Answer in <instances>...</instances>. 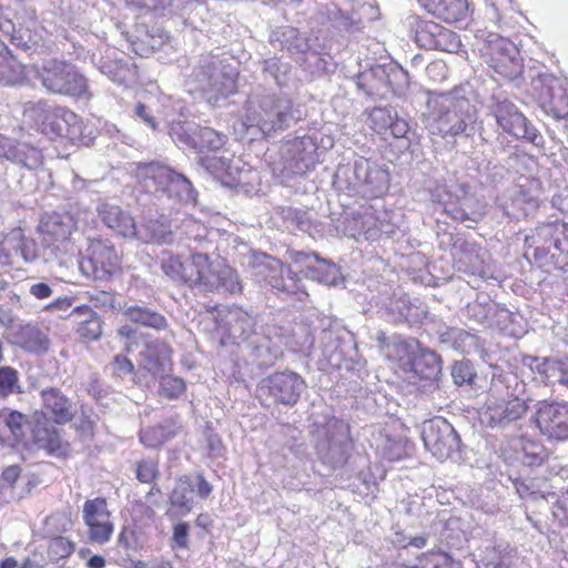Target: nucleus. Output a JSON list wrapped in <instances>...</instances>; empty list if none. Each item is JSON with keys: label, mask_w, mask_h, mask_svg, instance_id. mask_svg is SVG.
Here are the masks:
<instances>
[{"label": "nucleus", "mask_w": 568, "mask_h": 568, "mask_svg": "<svg viewBox=\"0 0 568 568\" xmlns=\"http://www.w3.org/2000/svg\"><path fill=\"white\" fill-rule=\"evenodd\" d=\"M29 429L28 417L10 408L0 410V443L9 447L22 444Z\"/></svg>", "instance_id": "nucleus-32"}, {"label": "nucleus", "mask_w": 568, "mask_h": 568, "mask_svg": "<svg viewBox=\"0 0 568 568\" xmlns=\"http://www.w3.org/2000/svg\"><path fill=\"white\" fill-rule=\"evenodd\" d=\"M44 414L55 424L64 425L74 417L72 400L58 388H47L41 392Z\"/></svg>", "instance_id": "nucleus-34"}, {"label": "nucleus", "mask_w": 568, "mask_h": 568, "mask_svg": "<svg viewBox=\"0 0 568 568\" xmlns=\"http://www.w3.org/2000/svg\"><path fill=\"white\" fill-rule=\"evenodd\" d=\"M123 315L130 323L154 329L156 332H164L169 328L166 317L145 304L133 303L128 305L124 308Z\"/></svg>", "instance_id": "nucleus-38"}, {"label": "nucleus", "mask_w": 568, "mask_h": 568, "mask_svg": "<svg viewBox=\"0 0 568 568\" xmlns=\"http://www.w3.org/2000/svg\"><path fill=\"white\" fill-rule=\"evenodd\" d=\"M337 191L362 197H379L388 190L389 173L385 166L359 158L338 165L333 178Z\"/></svg>", "instance_id": "nucleus-10"}, {"label": "nucleus", "mask_w": 568, "mask_h": 568, "mask_svg": "<svg viewBox=\"0 0 568 568\" xmlns=\"http://www.w3.org/2000/svg\"><path fill=\"white\" fill-rule=\"evenodd\" d=\"M544 111L557 120H565L568 125V94L561 87L548 88V97L541 102Z\"/></svg>", "instance_id": "nucleus-53"}, {"label": "nucleus", "mask_w": 568, "mask_h": 568, "mask_svg": "<svg viewBox=\"0 0 568 568\" xmlns=\"http://www.w3.org/2000/svg\"><path fill=\"white\" fill-rule=\"evenodd\" d=\"M227 136L212 128L199 126L193 150L197 153L220 151L226 143Z\"/></svg>", "instance_id": "nucleus-54"}, {"label": "nucleus", "mask_w": 568, "mask_h": 568, "mask_svg": "<svg viewBox=\"0 0 568 568\" xmlns=\"http://www.w3.org/2000/svg\"><path fill=\"white\" fill-rule=\"evenodd\" d=\"M0 32L11 44L29 55L49 49L48 32L40 24L37 10L32 6H0Z\"/></svg>", "instance_id": "nucleus-7"}, {"label": "nucleus", "mask_w": 568, "mask_h": 568, "mask_svg": "<svg viewBox=\"0 0 568 568\" xmlns=\"http://www.w3.org/2000/svg\"><path fill=\"white\" fill-rule=\"evenodd\" d=\"M528 403L529 399L521 398L517 394H507L504 398L490 396L480 412V422L493 429L516 426L527 414Z\"/></svg>", "instance_id": "nucleus-22"}, {"label": "nucleus", "mask_w": 568, "mask_h": 568, "mask_svg": "<svg viewBox=\"0 0 568 568\" xmlns=\"http://www.w3.org/2000/svg\"><path fill=\"white\" fill-rule=\"evenodd\" d=\"M438 344L443 349L460 354H477L483 351V342L475 333L459 327H445L438 332Z\"/></svg>", "instance_id": "nucleus-30"}, {"label": "nucleus", "mask_w": 568, "mask_h": 568, "mask_svg": "<svg viewBox=\"0 0 568 568\" xmlns=\"http://www.w3.org/2000/svg\"><path fill=\"white\" fill-rule=\"evenodd\" d=\"M199 126L200 124L193 121H173L170 124L169 134L175 144L193 149Z\"/></svg>", "instance_id": "nucleus-56"}, {"label": "nucleus", "mask_w": 568, "mask_h": 568, "mask_svg": "<svg viewBox=\"0 0 568 568\" xmlns=\"http://www.w3.org/2000/svg\"><path fill=\"white\" fill-rule=\"evenodd\" d=\"M517 551L508 542L487 547L483 552L481 568H516Z\"/></svg>", "instance_id": "nucleus-46"}, {"label": "nucleus", "mask_w": 568, "mask_h": 568, "mask_svg": "<svg viewBox=\"0 0 568 568\" xmlns=\"http://www.w3.org/2000/svg\"><path fill=\"white\" fill-rule=\"evenodd\" d=\"M430 197L447 216L468 229H474L486 215V204L467 183H438L430 190Z\"/></svg>", "instance_id": "nucleus-12"}, {"label": "nucleus", "mask_w": 568, "mask_h": 568, "mask_svg": "<svg viewBox=\"0 0 568 568\" xmlns=\"http://www.w3.org/2000/svg\"><path fill=\"white\" fill-rule=\"evenodd\" d=\"M355 83L368 97H385L388 93L387 64H376L358 73Z\"/></svg>", "instance_id": "nucleus-41"}, {"label": "nucleus", "mask_w": 568, "mask_h": 568, "mask_svg": "<svg viewBox=\"0 0 568 568\" xmlns=\"http://www.w3.org/2000/svg\"><path fill=\"white\" fill-rule=\"evenodd\" d=\"M407 365L409 371L420 379L436 381L442 374L440 356L428 348L417 344V351L409 356Z\"/></svg>", "instance_id": "nucleus-35"}, {"label": "nucleus", "mask_w": 568, "mask_h": 568, "mask_svg": "<svg viewBox=\"0 0 568 568\" xmlns=\"http://www.w3.org/2000/svg\"><path fill=\"white\" fill-rule=\"evenodd\" d=\"M306 388L304 378L293 371L275 372L256 386V398L264 407H293Z\"/></svg>", "instance_id": "nucleus-16"}, {"label": "nucleus", "mask_w": 568, "mask_h": 568, "mask_svg": "<svg viewBox=\"0 0 568 568\" xmlns=\"http://www.w3.org/2000/svg\"><path fill=\"white\" fill-rule=\"evenodd\" d=\"M531 422L540 435L549 442L564 443L568 440V402L539 400L535 404Z\"/></svg>", "instance_id": "nucleus-23"}, {"label": "nucleus", "mask_w": 568, "mask_h": 568, "mask_svg": "<svg viewBox=\"0 0 568 568\" xmlns=\"http://www.w3.org/2000/svg\"><path fill=\"white\" fill-rule=\"evenodd\" d=\"M187 285L199 293L241 294L242 281L235 268L212 260L207 252H193L187 258Z\"/></svg>", "instance_id": "nucleus-8"}, {"label": "nucleus", "mask_w": 568, "mask_h": 568, "mask_svg": "<svg viewBox=\"0 0 568 568\" xmlns=\"http://www.w3.org/2000/svg\"><path fill=\"white\" fill-rule=\"evenodd\" d=\"M475 39L481 59L497 74L508 80L521 74L523 61L513 41L487 30H477Z\"/></svg>", "instance_id": "nucleus-13"}, {"label": "nucleus", "mask_w": 568, "mask_h": 568, "mask_svg": "<svg viewBox=\"0 0 568 568\" xmlns=\"http://www.w3.org/2000/svg\"><path fill=\"white\" fill-rule=\"evenodd\" d=\"M131 237L143 243L171 244L174 241L170 225L152 219L146 220L141 226H136V232Z\"/></svg>", "instance_id": "nucleus-47"}, {"label": "nucleus", "mask_w": 568, "mask_h": 568, "mask_svg": "<svg viewBox=\"0 0 568 568\" xmlns=\"http://www.w3.org/2000/svg\"><path fill=\"white\" fill-rule=\"evenodd\" d=\"M306 277L325 285H336L342 275L339 267L334 262L318 255L313 266L306 271Z\"/></svg>", "instance_id": "nucleus-52"}, {"label": "nucleus", "mask_w": 568, "mask_h": 568, "mask_svg": "<svg viewBox=\"0 0 568 568\" xmlns=\"http://www.w3.org/2000/svg\"><path fill=\"white\" fill-rule=\"evenodd\" d=\"M82 518L87 526L88 539L91 542L104 545L111 539L114 526L104 498L97 497L85 500Z\"/></svg>", "instance_id": "nucleus-25"}, {"label": "nucleus", "mask_w": 568, "mask_h": 568, "mask_svg": "<svg viewBox=\"0 0 568 568\" xmlns=\"http://www.w3.org/2000/svg\"><path fill=\"white\" fill-rule=\"evenodd\" d=\"M193 491L194 483L190 476L179 478L169 497L171 508L168 514L173 516L187 515L194 505Z\"/></svg>", "instance_id": "nucleus-45"}, {"label": "nucleus", "mask_w": 568, "mask_h": 568, "mask_svg": "<svg viewBox=\"0 0 568 568\" xmlns=\"http://www.w3.org/2000/svg\"><path fill=\"white\" fill-rule=\"evenodd\" d=\"M38 79L53 94L80 98L88 92V80L79 69L64 60L52 59L43 63Z\"/></svg>", "instance_id": "nucleus-19"}, {"label": "nucleus", "mask_w": 568, "mask_h": 568, "mask_svg": "<svg viewBox=\"0 0 568 568\" xmlns=\"http://www.w3.org/2000/svg\"><path fill=\"white\" fill-rule=\"evenodd\" d=\"M490 114L504 133L518 141L531 143L537 148H542L545 139L535 128L530 120L519 110V108L509 99L501 94H494L489 104Z\"/></svg>", "instance_id": "nucleus-17"}, {"label": "nucleus", "mask_w": 568, "mask_h": 568, "mask_svg": "<svg viewBox=\"0 0 568 568\" xmlns=\"http://www.w3.org/2000/svg\"><path fill=\"white\" fill-rule=\"evenodd\" d=\"M186 389L183 378L173 375H163L160 377L159 394L170 400L179 398Z\"/></svg>", "instance_id": "nucleus-63"}, {"label": "nucleus", "mask_w": 568, "mask_h": 568, "mask_svg": "<svg viewBox=\"0 0 568 568\" xmlns=\"http://www.w3.org/2000/svg\"><path fill=\"white\" fill-rule=\"evenodd\" d=\"M237 69L216 55H202L186 79L190 90L199 91L212 105L236 92Z\"/></svg>", "instance_id": "nucleus-9"}, {"label": "nucleus", "mask_w": 568, "mask_h": 568, "mask_svg": "<svg viewBox=\"0 0 568 568\" xmlns=\"http://www.w3.org/2000/svg\"><path fill=\"white\" fill-rule=\"evenodd\" d=\"M320 24L329 23L333 30L341 37L342 41L318 39L306 50L296 63L313 77H321L328 71V60L333 51H339L347 47L352 39L363 33L365 24L359 13L355 10L354 3L349 0H333L321 4L314 14Z\"/></svg>", "instance_id": "nucleus-2"}, {"label": "nucleus", "mask_w": 568, "mask_h": 568, "mask_svg": "<svg viewBox=\"0 0 568 568\" xmlns=\"http://www.w3.org/2000/svg\"><path fill=\"white\" fill-rule=\"evenodd\" d=\"M77 222L69 212H51L42 215L38 226L40 233L41 261L55 263L60 267L73 268L79 246L72 240Z\"/></svg>", "instance_id": "nucleus-5"}, {"label": "nucleus", "mask_w": 568, "mask_h": 568, "mask_svg": "<svg viewBox=\"0 0 568 568\" xmlns=\"http://www.w3.org/2000/svg\"><path fill=\"white\" fill-rule=\"evenodd\" d=\"M322 341L323 355L331 366L341 368L345 361L352 359L351 353L355 351L356 345L347 333L324 332Z\"/></svg>", "instance_id": "nucleus-33"}, {"label": "nucleus", "mask_w": 568, "mask_h": 568, "mask_svg": "<svg viewBox=\"0 0 568 568\" xmlns=\"http://www.w3.org/2000/svg\"><path fill=\"white\" fill-rule=\"evenodd\" d=\"M525 245L534 248V257H549L554 266L567 272L568 267V223L547 222L537 225L525 236Z\"/></svg>", "instance_id": "nucleus-14"}, {"label": "nucleus", "mask_w": 568, "mask_h": 568, "mask_svg": "<svg viewBox=\"0 0 568 568\" xmlns=\"http://www.w3.org/2000/svg\"><path fill=\"white\" fill-rule=\"evenodd\" d=\"M288 152L294 162V171L296 173H304L311 170L318 160L317 145L314 139L307 135L294 140Z\"/></svg>", "instance_id": "nucleus-44"}, {"label": "nucleus", "mask_w": 568, "mask_h": 568, "mask_svg": "<svg viewBox=\"0 0 568 568\" xmlns=\"http://www.w3.org/2000/svg\"><path fill=\"white\" fill-rule=\"evenodd\" d=\"M467 85L447 92H434L428 100L429 131L443 139L473 138L477 131L478 111L469 99Z\"/></svg>", "instance_id": "nucleus-3"}, {"label": "nucleus", "mask_w": 568, "mask_h": 568, "mask_svg": "<svg viewBox=\"0 0 568 568\" xmlns=\"http://www.w3.org/2000/svg\"><path fill=\"white\" fill-rule=\"evenodd\" d=\"M32 438L38 448L45 450L49 455L61 457L67 454V446L59 430L49 423L38 422L32 428Z\"/></svg>", "instance_id": "nucleus-43"}, {"label": "nucleus", "mask_w": 568, "mask_h": 568, "mask_svg": "<svg viewBox=\"0 0 568 568\" xmlns=\"http://www.w3.org/2000/svg\"><path fill=\"white\" fill-rule=\"evenodd\" d=\"M301 119L302 111L286 94L257 89L247 99L243 125L253 135L270 136L287 130Z\"/></svg>", "instance_id": "nucleus-4"}, {"label": "nucleus", "mask_w": 568, "mask_h": 568, "mask_svg": "<svg viewBox=\"0 0 568 568\" xmlns=\"http://www.w3.org/2000/svg\"><path fill=\"white\" fill-rule=\"evenodd\" d=\"M187 260L182 262L179 256L169 255L161 260V270L172 281L187 283Z\"/></svg>", "instance_id": "nucleus-62"}, {"label": "nucleus", "mask_w": 568, "mask_h": 568, "mask_svg": "<svg viewBox=\"0 0 568 568\" xmlns=\"http://www.w3.org/2000/svg\"><path fill=\"white\" fill-rule=\"evenodd\" d=\"M224 331L221 344L242 347L261 368L274 365L285 348L296 353L313 343L307 334L298 335L287 314L282 311L258 321L254 310L233 305L225 315Z\"/></svg>", "instance_id": "nucleus-1"}, {"label": "nucleus", "mask_w": 568, "mask_h": 568, "mask_svg": "<svg viewBox=\"0 0 568 568\" xmlns=\"http://www.w3.org/2000/svg\"><path fill=\"white\" fill-rule=\"evenodd\" d=\"M97 212L102 222L116 234L123 237L135 234L136 224L133 217L120 206L103 202L98 205Z\"/></svg>", "instance_id": "nucleus-36"}, {"label": "nucleus", "mask_w": 568, "mask_h": 568, "mask_svg": "<svg viewBox=\"0 0 568 568\" xmlns=\"http://www.w3.org/2000/svg\"><path fill=\"white\" fill-rule=\"evenodd\" d=\"M120 254L108 241H90L87 254L82 255L79 248L77 263L73 270H78L85 278L104 282L120 270Z\"/></svg>", "instance_id": "nucleus-20"}, {"label": "nucleus", "mask_w": 568, "mask_h": 568, "mask_svg": "<svg viewBox=\"0 0 568 568\" xmlns=\"http://www.w3.org/2000/svg\"><path fill=\"white\" fill-rule=\"evenodd\" d=\"M24 79V67L11 54L8 47L2 42L0 49V83L3 85H16Z\"/></svg>", "instance_id": "nucleus-51"}, {"label": "nucleus", "mask_w": 568, "mask_h": 568, "mask_svg": "<svg viewBox=\"0 0 568 568\" xmlns=\"http://www.w3.org/2000/svg\"><path fill=\"white\" fill-rule=\"evenodd\" d=\"M20 392L18 372L10 366L0 367V398H6Z\"/></svg>", "instance_id": "nucleus-64"}, {"label": "nucleus", "mask_w": 568, "mask_h": 568, "mask_svg": "<svg viewBox=\"0 0 568 568\" xmlns=\"http://www.w3.org/2000/svg\"><path fill=\"white\" fill-rule=\"evenodd\" d=\"M10 161L20 163L28 169H36L42 162L40 150L27 143H17L10 153Z\"/></svg>", "instance_id": "nucleus-59"}, {"label": "nucleus", "mask_w": 568, "mask_h": 568, "mask_svg": "<svg viewBox=\"0 0 568 568\" xmlns=\"http://www.w3.org/2000/svg\"><path fill=\"white\" fill-rule=\"evenodd\" d=\"M130 173L148 193L166 196L181 204H196L197 192L191 181L161 162H133Z\"/></svg>", "instance_id": "nucleus-6"}, {"label": "nucleus", "mask_w": 568, "mask_h": 568, "mask_svg": "<svg viewBox=\"0 0 568 568\" xmlns=\"http://www.w3.org/2000/svg\"><path fill=\"white\" fill-rule=\"evenodd\" d=\"M256 277L281 300L294 297L303 302L308 294L296 271H293L282 261L264 255L256 263Z\"/></svg>", "instance_id": "nucleus-18"}, {"label": "nucleus", "mask_w": 568, "mask_h": 568, "mask_svg": "<svg viewBox=\"0 0 568 568\" xmlns=\"http://www.w3.org/2000/svg\"><path fill=\"white\" fill-rule=\"evenodd\" d=\"M415 38L418 45L426 50L455 52L460 47L459 37L455 32L433 21L419 23Z\"/></svg>", "instance_id": "nucleus-28"}, {"label": "nucleus", "mask_w": 568, "mask_h": 568, "mask_svg": "<svg viewBox=\"0 0 568 568\" xmlns=\"http://www.w3.org/2000/svg\"><path fill=\"white\" fill-rule=\"evenodd\" d=\"M525 183L513 185L498 199V207L513 220L527 217L537 211L540 196V181L525 180Z\"/></svg>", "instance_id": "nucleus-24"}, {"label": "nucleus", "mask_w": 568, "mask_h": 568, "mask_svg": "<svg viewBox=\"0 0 568 568\" xmlns=\"http://www.w3.org/2000/svg\"><path fill=\"white\" fill-rule=\"evenodd\" d=\"M409 89V75L398 64H387V90L396 97H403Z\"/></svg>", "instance_id": "nucleus-58"}, {"label": "nucleus", "mask_w": 568, "mask_h": 568, "mask_svg": "<svg viewBox=\"0 0 568 568\" xmlns=\"http://www.w3.org/2000/svg\"><path fill=\"white\" fill-rule=\"evenodd\" d=\"M418 3L447 23L466 22L471 16L468 0H418Z\"/></svg>", "instance_id": "nucleus-31"}, {"label": "nucleus", "mask_w": 568, "mask_h": 568, "mask_svg": "<svg viewBox=\"0 0 568 568\" xmlns=\"http://www.w3.org/2000/svg\"><path fill=\"white\" fill-rule=\"evenodd\" d=\"M71 314L79 320L78 334L88 341H97L102 335V321L88 305L72 308Z\"/></svg>", "instance_id": "nucleus-48"}, {"label": "nucleus", "mask_w": 568, "mask_h": 568, "mask_svg": "<svg viewBox=\"0 0 568 568\" xmlns=\"http://www.w3.org/2000/svg\"><path fill=\"white\" fill-rule=\"evenodd\" d=\"M452 255L456 261L458 271L469 275L485 278L488 271L485 265V252L473 242H468L460 236L450 235Z\"/></svg>", "instance_id": "nucleus-27"}, {"label": "nucleus", "mask_w": 568, "mask_h": 568, "mask_svg": "<svg viewBox=\"0 0 568 568\" xmlns=\"http://www.w3.org/2000/svg\"><path fill=\"white\" fill-rule=\"evenodd\" d=\"M422 439L427 450L438 460L462 458L463 444L459 434L443 417H435L423 424Z\"/></svg>", "instance_id": "nucleus-21"}, {"label": "nucleus", "mask_w": 568, "mask_h": 568, "mask_svg": "<svg viewBox=\"0 0 568 568\" xmlns=\"http://www.w3.org/2000/svg\"><path fill=\"white\" fill-rule=\"evenodd\" d=\"M465 316L479 325L491 326L495 316L507 320L510 313L505 306L486 297L483 301L477 298L476 301L469 302L465 307Z\"/></svg>", "instance_id": "nucleus-40"}, {"label": "nucleus", "mask_w": 568, "mask_h": 568, "mask_svg": "<svg viewBox=\"0 0 568 568\" xmlns=\"http://www.w3.org/2000/svg\"><path fill=\"white\" fill-rule=\"evenodd\" d=\"M517 458L526 466L538 467L547 460L548 452L540 442L520 437L517 443Z\"/></svg>", "instance_id": "nucleus-50"}, {"label": "nucleus", "mask_w": 568, "mask_h": 568, "mask_svg": "<svg viewBox=\"0 0 568 568\" xmlns=\"http://www.w3.org/2000/svg\"><path fill=\"white\" fill-rule=\"evenodd\" d=\"M315 448L322 463L332 469L348 465L354 448L349 425L343 419L329 418L317 427Z\"/></svg>", "instance_id": "nucleus-15"}, {"label": "nucleus", "mask_w": 568, "mask_h": 568, "mask_svg": "<svg viewBox=\"0 0 568 568\" xmlns=\"http://www.w3.org/2000/svg\"><path fill=\"white\" fill-rule=\"evenodd\" d=\"M181 429L178 418L171 417L164 419L161 424L142 428L139 433V439L146 448H159L164 443L174 438Z\"/></svg>", "instance_id": "nucleus-42"}, {"label": "nucleus", "mask_w": 568, "mask_h": 568, "mask_svg": "<svg viewBox=\"0 0 568 568\" xmlns=\"http://www.w3.org/2000/svg\"><path fill=\"white\" fill-rule=\"evenodd\" d=\"M397 111L390 106H376L369 112V121L375 132L382 134L385 133L394 118H396Z\"/></svg>", "instance_id": "nucleus-61"}, {"label": "nucleus", "mask_w": 568, "mask_h": 568, "mask_svg": "<svg viewBox=\"0 0 568 568\" xmlns=\"http://www.w3.org/2000/svg\"><path fill=\"white\" fill-rule=\"evenodd\" d=\"M320 38L318 34H306L294 27H281L271 33L270 43L297 60Z\"/></svg>", "instance_id": "nucleus-29"}, {"label": "nucleus", "mask_w": 568, "mask_h": 568, "mask_svg": "<svg viewBox=\"0 0 568 568\" xmlns=\"http://www.w3.org/2000/svg\"><path fill=\"white\" fill-rule=\"evenodd\" d=\"M141 357L145 368L153 375L164 372L166 363L171 359L172 348L161 338L145 341Z\"/></svg>", "instance_id": "nucleus-39"}, {"label": "nucleus", "mask_w": 568, "mask_h": 568, "mask_svg": "<svg viewBox=\"0 0 568 568\" xmlns=\"http://www.w3.org/2000/svg\"><path fill=\"white\" fill-rule=\"evenodd\" d=\"M388 314L395 323L413 324L419 320V308L414 306L406 297L390 302Z\"/></svg>", "instance_id": "nucleus-57"}, {"label": "nucleus", "mask_w": 568, "mask_h": 568, "mask_svg": "<svg viewBox=\"0 0 568 568\" xmlns=\"http://www.w3.org/2000/svg\"><path fill=\"white\" fill-rule=\"evenodd\" d=\"M41 261V250L34 240L26 237L21 229H14L0 242V264L12 266L20 261Z\"/></svg>", "instance_id": "nucleus-26"}, {"label": "nucleus", "mask_w": 568, "mask_h": 568, "mask_svg": "<svg viewBox=\"0 0 568 568\" xmlns=\"http://www.w3.org/2000/svg\"><path fill=\"white\" fill-rule=\"evenodd\" d=\"M262 74L272 80L278 88H285L292 80V64L283 58L273 55L260 61Z\"/></svg>", "instance_id": "nucleus-49"}, {"label": "nucleus", "mask_w": 568, "mask_h": 568, "mask_svg": "<svg viewBox=\"0 0 568 568\" xmlns=\"http://www.w3.org/2000/svg\"><path fill=\"white\" fill-rule=\"evenodd\" d=\"M344 232L356 240L363 237L366 241H375L379 236L381 229L374 214L365 209L346 219Z\"/></svg>", "instance_id": "nucleus-37"}, {"label": "nucleus", "mask_w": 568, "mask_h": 568, "mask_svg": "<svg viewBox=\"0 0 568 568\" xmlns=\"http://www.w3.org/2000/svg\"><path fill=\"white\" fill-rule=\"evenodd\" d=\"M19 345L27 352L41 354L48 351L49 339L36 326H22L18 333Z\"/></svg>", "instance_id": "nucleus-55"}, {"label": "nucleus", "mask_w": 568, "mask_h": 568, "mask_svg": "<svg viewBox=\"0 0 568 568\" xmlns=\"http://www.w3.org/2000/svg\"><path fill=\"white\" fill-rule=\"evenodd\" d=\"M26 114L33 122L37 131L52 141L60 139L77 143L83 139V122L68 108L40 100L29 102Z\"/></svg>", "instance_id": "nucleus-11"}, {"label": "nucleus", "mask_w": 568, "mask_h": 568, "mask_svg": "<svg viewBox=\"0 0 568 568\" xmlns=\"http://www.w3.org/2000/svg\"><path fill=\"white\" fill-rule=\"evenodd\" d=\"M182 232L185 237L196 243L201 248L207 250L212 245L207 236L210 234L209 229L201 222L193 217H186L182 222Z\"/></svg>", "instance_id": "nucleus-60"}]
</instances>
